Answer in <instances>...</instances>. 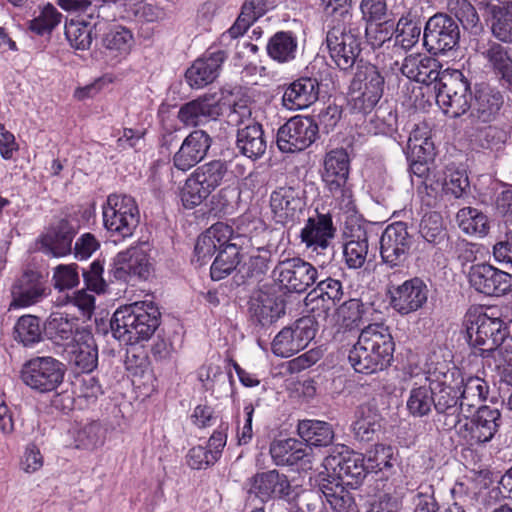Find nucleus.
I'll use <instances>...</instances> for the list:
<instances>
[{
    "label": "nucleus",
    "instance_id": "9b49d317",
    "mask_svg": "<svg viewBox=\"0 0 512 512\" xmlns=\"http://www.w3.org/2000/svg\"><path fill=\"white\" fill-rule=\"evenodd\" d=\"M335 232L331 215L321 213L309 217L300 232L301 242L311 253L316 254L315 261L321 266L328 263L334 254L331 240Z\"/></svg>",
    "mask_w": 512,
    "mask_h": 512
},
{
    "label": "nucleus",
    "instance_id": "f03ea898",
    "mask_svg": "<svg viewBox=\"0 0 512 512\" xmlns=\"http://www.w3.org/2000/svg\"><path fill=\"white\" fill-rule=\"evenodd\" d=\"M161 313L153 302L138 301L119 307L110 320L114 338L136 344L151 338L160 325Z\"/></svg>",
    "mask_w": 512,
    "mask_h": 512
},
{
    "label": "nucleus",
    "instance_id": "423d86ee",
    "mask_svg": "<svg viewBox=\"0 0 512 512\" xmlns=\"http://www.w3.org/2000/svg\"><path fill=\"white\" fill-rule=\"evenodd\" d=\"M468 343L474 354L486 358L496 352L505 339L504 322L484 313H467L464 318Z\"/></svg>",
    "mask_w": 512,
    "mask_h": 512
},
{
    "label": "nucleus",
    "instance_id": "f257e3e1",
    "mask_svg": "<svg viewBox=\"0 0 512 512\" xmlns=\"http://www.w3.org/2000/svg\"><path fill=\"white\" fill-rule=\"evenodd\" d=\"M394 351L395 342L389 327L374 323L361 330L348 360L357 373L373 374L391 365Z\"/></svg>",
    "mask_w": 512,
    "mask_h": 512
},
{
    "label": "nucleus",
    "instance_id": "b1692460",
    "mask_svg": "<svg viewBox=\"0 0 512 512\" xmlns=\"http://www.w3.org/2000/svg\"><path fill=\"white\" fill-rule=\"evenodd\" d=\"M211 145L212 138L206 131L196 129L190 132L173 156L174 167L188 171L207 156Z\"/></svg>",
    "mask_w": 512,
    "mask_h": 512
},
{
    "label": "nucleus",
    "instance_id": "a19ab883",
    "mask_svg": "<svg viewBox=\"0 0 512 512\" xmlns=\"http://www.w3.org/2000/svg\"><path fill=\"white\" fill-rule=\"evenodd\" d=\"M269 268V258L261 255L249 256L247 259L242 258L236 272L233 274V285L240 287L251 285L259 282L266 274Z\"/></svg>",
    "mask_w": 512,
    "mask_h": 512
},
{
    "label": "nucleus",
    "instance_id": "f3484780",
    "mask_svg": "<svg viewBox=\"0 0 512 512\" xmlns=\"http://www.w3.org/2000/svg\"><path fill=\"white\" fill-rule=\"evenodd\" d=\"M326 467L332 469L338 481L352 488L360 486L369 473L364 455L344 445L336 447L333 454L326 458Z\"/></svg>",
    "mask_w": 512,
    "mask_h": 512
},
{
    "label": "nucleus",
    "instance_id": "7c9ffc66",
    "mask_svg": "<svg viewBox=\"0 0 512 512\" xmlns=\"http://www.w3.org/2000/svg\"><path fill=\"white\" fill-rule=\"evenodd\" d=\"M441 67L440 62L435 58L410 55L404 59L401 72L407 78L425 85L437 82L438 87L443 72L440 71Z\"/></svg>",
    "mask_w": 512,
    "mask_h": 512
},
{
    "label": "nucleus",
    "instance_id": "e2e57ef3",
    "mask_svg": "<svg viewBox=\"0 0 512 512\" xmlns=\"http://www.w3.org/2000/svg\"><path fill=\"white\" fill-rule=\"evenodd\" d=\"M460 34H423V42L428 51L437 55L454 49Z\"/></svg>",
    "mask_w": 512,
    "mask_h": 512
},
{
    "label": "nucleus",
    "instance_id": "bb28decb",
    "mask_svg": "<svg viewBox=\"0 0 512 512\" xmlns=\"http://www.w3.org/2000/svg\"><path fill=\"white\" fill-rule=\"evenodd\" d=\"M319 82L316 78L302 76L291 82L285 89L282 102L289 110H301L318 100Z\"/></svg>",
    "mask_w": 512,
    "mask_h": 512
},
{
    "label": "nucleus",
    "instance_id": "c03bdc74",
    "mask_svg": "<svg viewBox=\"0 0 512 512\" xmlns=\"http://www.w3.org/2000/svg\"><path fill=\"white\" fill-rule=\"evenodd\" d=\"M76 323L60 313L51 314L43 324L44 336L56 344L73 340Z\"/></svg>",
    "mask_w": 512,
    "mask_h": 512
},
{
    "label": "nucleus",
    "instance_id": "49530a36",
    "mask_svg": "<svg viewBox=\"0 0 512 512\" xmlns=\"http://www.w3.org/2000/svg\"><path fill=\"white\" fill-rule=\"evenodd\" d=\"M43 326L39 317L34 315L21 316L14 326V338L25 347L32 346L42 340Z\"/></svg>",
    "mask_w": 512,
    "mask_h": 512
},
{
    "label": "nucleus",
    "instance_id": "2f4dec72",
    "mask_svg": "<svg viewBox=\"0 0 512 512\" xmlns=\"http://www.w3.org/2000/svg\"><path fill=\"white\" fill-rule=\"evenodd\" d=\"M56 4L69 14L66 17L64 28L65 32H92L96 29V22L93 21L92 15H88L87 11L91 8L89 0H55Z\"/></svg>",
    "mask_w": 512,
    "mask_h": 512
},
{
    "label": "nucleus",
    "instance_id": "c756f323",
    "mask_svg": "<svg viewBox=\"0 0 512 512\" xmlns=\"http://www.w3.org/2000/svg\"><path fill=\"white\" fill-rule=\"evenodd\" d=\"M349 171L350 159L344 148L333 149L326 153L321 177L328 190H339L347 184Z\"/></svg>",
    "mask_w": 512,
    "mask_h": 512
},
{
    "label": "nucleus",
    "instance_id": "9d476101",
    "mask_svg": "<svg viewBox=\"0 0 512 512\" xmlns=\"http://www.w3.org/2000/svg\"><path fill=\"white\" fill-rule=\"evenodd\" d=\"M146 246V243H142L119 252L108 270L109 281L114 279L129 283L134 280H147L154 268Z\"/></svg>",
    "mask_w": 512,
    "mask_h": 512
},
{
    "label": "nucleus",
    "instance_id": "de8ad7c7",
    "mask_svg": "<svg viewBox=\"0 0 512 512\" xmlns=\"http://www.w3.org/2000/svg\"><path fill=\"white\" fill-rule=\"evenodd\" d=\"M268 9V0H245L238 18L227 32H247L250 26Z\"/></svg>",
    "mask_w": 512,
    "mask_h": 512
},
{
    "label": "nucleus",
    "instance_id": "cd10ccee",
    "mask_svg": "<svg viewBox=\"0 0 512 512\" xmlns=\"http://www.w3.org/2000/svg\"><path fill=\"white\" fill-rule=\"evenodd\" d=\"M357 34H327L326 42L331 58L341 70L353 67L362 48Z\"/></svg>",
    "mask_w": 512,
    "mask_h": 512
},
{
    "label": "nucleus",
    "instance_id": "39448f33",
    "mask_svg": "<svg viewBox=\"0 0 512 512\" xmlns=\"http://www.w3.org/2000/svg\"><path fill=\"white\" fill-rule=\"evenodd\" d=\"M384 84L385 77L379 68L361 60L349 86L352 110L363 114L371 112L383 96Z\"/></svg>",
    "mask_w": 512,
    "mask_h": 512
},
{
    "label": "nucleus",
    "instance_id": "412c9836",
    "mask_svg": "<svg viewBox=\"0 0 512 512\" xmlns=\"http://www.w3.org/2000/svg\"><path fill=\"white\" fill-rule=\"evenodd\" d=\"M470 285L486 296H502L512 290V275L488 263H478L468 272Z\"/></svg>",
    "mask_w": 512,
    "mask_h": 512
},
{
    "label": "nucleus",
    "instance_id": "c9c22d12",
    "mask_svg": "<svg viewBox=\"0 0 512 512\" xmlns=\"http://www.w3.org/2000/svg\"><path fill=\"white\" fill-rule=\"evenodd\" d=\"M236 148L251 160L261 158L266 152L267 142L260 123L237 129Z\"/></svg>",
    "mask_w": 512,
    "mask_h": 512
},
{
    "label": "nucleus",
    "instance_id": "ea45409f",
    "mask_svg": "<svg viewBox=\"0 0 512 512\" xmlns=\"http://www.w3.org/2000/svg\"><path fill=\"white\" fill-rule=\"evenodd\" d=\"M382 418L370 406H361L356 412V420L352 424L355 438L362 442L374 441L381 432Z\"/></svg>",
    "mask_w": 512,
    "mask_h": 512
},
{
    "label": "nucleus",
    "instance_id": "774afa93",
    "mask_svg": "<svg viewBox=\"0 0 512 512\" xmlns=\"http://www.w3.org/2000/svg\"><path fill=\"white\" fill-rule=\"evenodd\" d=\"M103 263L98 259L92 262L88 269H82V275L87 288L101 293L106 289V281L103 278Z\"/></svg>",
    "mask_w": 512,
    "mask_h": 512
},
{
    "label": "nucleus",
    "instance_id": "13d9d810",
    "mask_svg": "<svg viewBox=\"0 0 512 512\" xmlns=\"http://www.w3.org/2000/svg\"><path fill=\"white\" fill-rule=\"evenodd\" d=\"M447 9L455 14V17L464 30H471L479 22L478 14L468 0H447Z\"/></svg>",
    "mask_w": 512,
    "mask_h": 512
},
{
    "label": "nucleus",
    "instance_id": "7ed1b4c3",
    "mask_svg": "<svg viewBox=\"0 0 512 512\" xmlns=\"http://www.w3.org/2000/svg\"><path fill=\"white\" fill-rule=\"evenodd\" d=\"M460 384H463L461 371L452 367L434 379V424L440 431L449 432L461 423L463 403Z\"/></svg>",
    "mask_w": 512,
    "mask_h": 512
},
{
    "label": "nucleus",
    "instance_id": "4c0bfd02",
    "mask_svg": "<svg viewBox=\"0 0 512 512\" xmlns=\"http://www.w3.org/2000/svg\"><path fill=\"white\" fill-rule=\"evenodd\" d=\"M323 478L318 484V490L335 512H354L356 503L352 494L344 487L345 484L336 482L333 477Z\"/></svg>",
    "mask_w": 512,
    "mask_h": 512
},
{
    "label": "nucleus",
    "instance_id": "3c124183",
    "mask_svg": "<svg viewBox=\"0 0 512 512\" xmlns=\"http://www.w3.org/2000/svg\"><path fill=\"white\" fill-rule=\"evenodd\" d=\"M419 233L427 243L433 246H439L447 239L442 217L437 212L426 213L423 216L419 226Z\"/></svg>",
    "mask_w": 512,
    "mask_h": 512
},
{
    "label": "nucleus",
    "instance_id": "c85d7f7f",
    "mask_svg": "<svg viewBox=\"0 0 512 512\" xmlns=\"http://www.w3.org/2000/svg\"><path fill=\"white\" fill-rule=\"evenodd\" d=\"M75 228L67 219H61L50 227L39 238L41 249L54 257H62L71 253Z\"/></svg>",
    "mask_w": 512,
    "mask_h": 512
},
{
    "label": "nucleus",
    "instance_id": "393cba45",
    "mask_svg": "<svg viewBox=\"0 0 512 512\" xmlns=\"http://www.w3.org/2000/svg\"><path fill=\"white\" fill-rule=\"evenodd\" d=\"M251 481L249 492L263 502L273 498L288 499L293 492L287 476L277 470L257 473Z\"/></svg>",
    "mask_w": 512,
    "mask_h": 512
},
{
    "label": "nucleus",
    "instance_id": "dca6fc26",
    "mask_svg": "<svg viewBox=\"0 0 512 512\" xmlns=\"http://www.w3.org/2000/svg\"><path fill=\"white\" fill-rule=\"evenodd\" d=\"M318 124L314 117L294 116L277 132V146L280 151L294 153L302 151L316 141Z\"/></svg>",
    "mask_w": 512,
    "mask_h": 512
},
{
    "label": "nucleus",
    "instance_id": "473e14b6",
    "mask_svg": "<svg viewBox=\"0 0 512 512\" xmlns=\"http://www.w3.org/2000/svg\"><path fill=\"white\" fill-rule=\"evenodd\" d=\"M269 451L278 466H293L310 456L308 447L295 438L276 439L270 444Z\"/></svg>",
    "mask_w": 512,
    "mask_h": 512
},
{
    "label": "nucleus",
    "instance_id": "052dcab7",
    "mask_svg": "<svg viewBox=\"0 0 512 512\" xmlns=\"http://www.w3.org/2000/svg\"><path fill=\"white\" fill-rule=\"evenodd\" d=\"M491 32H512V2L488 7Z\"/></svg>",
    "mask_w": 512,
    "mask_h": 512
},
{
    "label": "nucleus",
    "instance_id": "e433bc0d",
    "mask_svg": "<svg viewBox=\"0 0 512 512\" xmlns=\"http://www.w3.org/2000/svg\"><path fill=\"white\" fill-rule=\"evenodd\" d=\"M346 235L347 241L343 248L345 262L351 269L361 268L368 254V233L363 226L357 225L351 227Z\"/></svg>",
    "mask_w": 512,
    "mask_h": 512
},
{
    "label": "nucleus",
    "instance_id": "603ef678",
    "mask_svg": "<svg viewBox=\"0 0 512 512\" xmlns=\"http://www.w3.org/2000/svg\"><path fill=\"white\" fill-rule=\"evenodd\" d=\"M349 8L350 3L324 7L327 32H352V28L349 27L352 17Z\"/></svg>",
    "mask_w": 512,
    "mask_h": 512
},
{
    "label": "nucleus",
    "instance_id": "6e6d98bb",
    "mask_svg": "<svg viewBox=\"0 0 512 512\" xmlns=\"http://www.w3.org/2000/svg\"><path fill=\"white\" fill-rule=\"evenodd\" d=\"M376 134L392 135L397 131V112L388 102L380 104L371 119Z\"/></svg>",
    "mask_w": 512,
    "mask_h": 512
},
{
    "label": "nucleus",
    "instance_id": "a18cd8bd",
    "mask_svg": "<svg viewBox=\"0 0 512 512\" xmlns=\"http://www.w3.org/2000/svg\"><path fill=\"white\" fill-rule=\"evenodd\" d=\"M489 392V386L485 380L477 376H470L466 380L463 378V384H460L461 403L468 412L486 400Z\"/></svg>",
    "mask_w": 512,
    "mask_h": 512
},
{
    "label": "nucleus",
    "instance_id": "6e6552de",
    "mask_svg": "<svg viewBox=\"0 0 512 512\" xmlns=\"http://www.w3.org/2000/svg\"><path fill=\"white\" fill-rule=\"evenodd\" d=\"M66 365L52 356H36L26 361L20 371L22 382L34 392L56 391L63 383Z\"/></svg>",
    "mask_w": 512,
    "mask_h": 512
},
{
    "label": "nucleus",
    "instance_id": "20e7f679",
    "mask_svg": "<svg viewBox=\"0 0 512 512\" xmlns=\"http://www.w3.org/2000/svg\"><path fill=\"white\" fill-rule=\"evenodd\" d=\"M228 172V162L222 159L199 165L180 189L179 196L183 207L194 209L201 205L224 182Z\"/></svg>",
    "mask_w": 512,
    "mask_h": 512
},
{
    "label": "nucleus",
    "instance_id": "4be33fe9",
    "mask_svg": "<svg viewBox=\"0 0 512 512\" xmlns=\"http://www.w3.org/2000/svg\"><path fill=\"white\" fill-rule=\"evenodd\" d=\"M228 54L225 50L210 47L197 58L185 72V80L192 89H200L213 83L220 75Z\"/></svg>",
    "mask_w": 512,
    "mask_h": 512
},
{
    "label": "nucleus",
    "instance_id": "5fc2aeb1",
    "mask_svg": "<svg viewBox=\"0 0 512 512\" xmlns=\"http://www.w3.org/2000/svg\"><path fill=\"white\" fill-rule=\"evenodd\" d=\"M472 136L484 149L499 150L507 141V133L496 126L481 125L478 128H470Z\"/></svg>",
    "mask_w": 512,
    "mask_h": 512
},
{
    "label": "nucleus",
    "instance_id": "a211bd4d",
    "mask_svg": "<svg viewBox=\"0 0 512 512\" xmlns=\"http://www.w3.org/2000/svg\"><path fill=\"white\" fill-rule=\"evenodd\" d=\"M503 103V96L498 90L485 83L476 84L465 119L467 128H478L494 121Z\"/></svg>",
    "mask_w": 512,
    "mask_h": 512
},
{
    "label": "nucleus",
    "instance_id": "338daca9",
    "mask_svg": "<svg viewBox=\"0 0 512 512\" xmlns=\"http://www.w3.org/2000/svg\"><path fill=\"white\" fill-rule=\"evenodd\" d=\"M53 280L54 287L59 291L74 288L79 284L77 265H59L55 269Z\"/></svg>",
    "mask_w": 512,
    "mask_h": 512
},
{
    "label": "nucleus",
    "instance_id": "4d7b16f0",
    "mask_svg": "<svg viewBox=\"0 0 512 512\" xmlns=\"http://www.w3.org/2000/svg\"><path fill=\"white\" fill-rule=\"evenodd\" d=\"M62 14L50 3L44 5L39 14L30 21L32 32H51L62 22Z\"/></svg>",
    "mask_w": 512,
    "mask_h": 512
},
{
    "label": "nucleus",
    "instance_id": "aec40b11",
    "mask_svg": "<svg viewBox=\"0 0 512 512\" xmlns=\"http://www.w3.org/2000/svg\"><path fill=\"white\" fill-rule=\"evenodd\" d=\"M249 320L256 328H266L278 321L286 312V301L275 291L260 289L248 302Z\"/></svg>",
    "mask_w": 512,
    "mask_h": 512
},
{
    "label": "nucleus",
    "instance_id": "680f3d73",
    "mask_svg": "<svg viewBox=\"0 0 512 512\" xmlns=\"http://www.w3.org/2000/svg\"><path fill=\"white\" fill-rule=\"evenodd\" d=\"M104 431L98 422H91L81 428L76 435L77 447L95 449L104 443Z\"/></svg>",
    "mask_w": 512,
    "mask_h": 512
},
{
    "label": "nucleus",
    "instance_id": "69168bd1",
    "mask_svg": "<svg viewBox=\"0 0 512 512\" xmlns=\"http://www.w3.org/2000/svg\"><path fill=\"white\" fill-rule=\"evenodd\" d=\"M435 146L431 138L416 139L409 138L407 142V159H421L433 161Z\"/></svg>",
    "mask_w": 512,
    "mask_h": 512
},
{
    "label": "nucleus",
    "instance_id": "58836bf2",
    "mask_svg": "<svg viewBox=\"0 0 512 512\" xmlns=\"http://www.w3.org/2000/svg\"><path fill=\"white\" fill-rule=\"evenodd\" d=\"M241 250L238 243H228L218 249V253L210 267L212 280L219 281L236 272L239 264L242 262L243 255Z\"/></svg>",
    "mask_w": 512,
    "mask_h": 512
},
{
    "label": "nucleus",
    "instance_id": "1a4fd4ad",
    "mask_svg": "<svg viewBox=\"0 0 512 512\" xmlns=\"http://www.w3.org/2000/svg\"><path fill=\"white\" fill-rule=\"evenodd\" d=\"M103 222L110 232L123 238L132 236L140 223V213L134 198L110 194L103 205Z\"/></svg>",
    "mask_w": 512,
    "mask_h": 512
},
{
    "label": "nucleus",
    "instance_id": "bf43d9fd",
    "mask_svg": "<svg viewBox=\"0 0 512 512\" xmlns=\"http://www.w3.org/2000/svg\"><path fill=\"white\" fill-rule=\"evenodd\" d=\"M344 295L343 286L341 281L333 278H327L318 282L317 286L311 290L306 299L312 297V300L321 298L330 300L333 305L339 303Z\"/></svg>",
    "mask_w": 512,
    "mask_h": 512
},
{
    "label": "nucleus",
    "instance_id": "ddd939ff",
    "mask_svg": "<svg viewBox=\"0 0 512 512\" xmlns=\"http://www.w3.org/2000/svg\"><path fill=\"white\" fill-rule=\"evenodd\" d=\"M379 244L382 264L390 269H400L408 260L413 236L406 223L394 222L384 229Z\"/></svg>",
    "mask_w": 512,
    "mask_h": 512
},
{
    "label": "nucleus",
    "instance_id": "4468645a",
    "mask_svg": "<svg viewBox=\"0 0 512 512\" xmlns=\"http://www.w3.org/2000/svg\"><path fill=\"white\" fill-rule=\"evenodd\" d=\"M269 204L274 222L291 227L305 209V190L299 185L279 186L271 192Z\"/></svg>",
    "mask_w": 512,
    "mask_h": 512
},
{
    "label": "nucleus",
    "instance_id": "0e129e2a",
    "mask_svg": "<svg viewBox=\"0 0 512 512\" xmlns=\"http://www.w3.org/2000/svg\"><path fill=\"white\" fill-rule=\"evenodd\" d=\"M227 117L228 123L237 129L259 123L252 117V107L242 99L232 105Z\"/></svg>",
    "mask_w": 512,
    "mask_h": 512
},
{
    "label": "nucleus",
    "instance_id": "6ab92c4d",
    "mask_svg": "<svg viewBox=\"0 0 512 512\" xmlns=\"http://www.w3.org/2000/svg\"><path fill=\"white\" fill-rule=\"evenodd\" d=\"M501 413L489 406H479L473 418L465 417V421L457 426L458 435L470 445L489 442L498 431Z\"/></svg>",
    "mask_w": 512,
    "mask_h": 512
},
{
    "label": "nucleus",
    "instance_id": "5701e85b",
    "mask_svg": "<svg viewBox=\"0 0 512 512\" xmlns=\"http://www.w3.org/2000/svg\"><path fill=\"white\" fill-rule=\"evenodd\" d=\"M428 292L427 285L419 277L406 280L400 285H388L390 304L402 315L420 309L427 302Z\"/></svg>",
    "mask_w": 512,
    "mask_h": 512
},
{
    "label": "nucleus",
    "instance_id": "2eb2a0df",
    "mask_svg": "<svg viewBox=\"0 0 512 512\" xmlns=\"http://www.w3.org/2000/svg\"><path fill=\"white\" fill-rule=\"evenodd\" d=\"M273 275L283 291L301 294L316 282L318 271L311 263L294 257L279 262Z\"/></svg>",
    "mask_w": 512,
    "mask_h": 512
},
{
    "label": "nucleus",
    "instance_id": "8fccbe9b",
    "mask_svg": "<svg viewBox=\"0 0 512 512\" xmlns=\"http://www.w3.org/2000/svg\"><path fill=\"white\" fill-rule=\"evenodd\" d=\"M85 340L73 351V363L83 373L92 372L98 364V349L93 336L86 333Z\"/></svg>",
    "mask_w": 512,
    "mask_h": 512
},
{
    "label": "nucleus",
    "instance_id": "79ce46f5",
    "mask_svg": "<svg viewBox=\"0 0 512 512\" xmlns=\"http://www.w3.org/2000/svg\"><path fill=\"white\" fill-rule=\"evenodd\" d=\"M434 400V379L427 377L425 384L411 389L407 409L414 417H424L431 413Z\"/></svg>",
    "mask_w": 512,
    "mask_h": 512
},
{
    "label": "nucleus",
    "instance_id": "f8f14e48",
    "mask_svg": "<svg viewBox=\"0 0 512 512\" xmlns=\"http://www.w3.org/2000/svg\"><path fill=\"white\" fill-rule=\"evenodd\" d=\"M317 330L318 322L315 317L303 316L275 336L272 351L276 356L288 358L306 348L315 338Z\"/></svg>",
    "mask_w": 512,
    "mask_h": 512
},
{
    "label": "nucleus",
    "instance_id": "37998d69",
    "mask_svg": "<svg viewBox=\"0 0 512 512\" xmlns=\"http://www.w3.org/2000/svg\"><path fill=\"white\" fill-rule=\"evenodd\" d=\"M363 19L366 21L365 32H388L394 23L388 21L386 0H363L361 3Z\"/></svg>",
    "mask_w": 512,
    "mask_h": 512
},
{
    "label": "nucleus",
    "instance_id": "72a5a7b5",
    "mask_svg": "<svg viewBox=\"0 0 512 512\" xmlns=\"http://www.w3.org/2000/svg\"><path fill=\"white\" fill-rule=\"evenodd\" d=\"M219 106L213 96H201L183 104L178 119L186 126H198L204 119L219 115Z\"/></svg>",
    "mask_w": 512,
    "mask_h": 512
},
{
    "label": "nucleus",
    "instance_id": "864d4df0",
    "mask_svg": "<svg viewBox=\"0 0 512 512\" xmlns=\"http://www.w3.org/2000/svg\"><path fill=\"white\" fill-rule=\"evenodd\" d=\"M297 43L291 34H274L267 45L268 54L279 62L294 58Z\"/></svg>",
    "mask_w": 512,
    "mask_h": 512
},
{
    "label": "nucleus",
    "instance_id": "f704fd0d",
    "mask_svg": "<svg viewBox=\"0 0 512 512\" xmlns=\"http://www.w3.org/2000/svg\"><path fill=\"white\" fill-rule=\"evenodd\" d=\"M297 432L302 442L308 447H327L333 443L334 430L328 422L314 419L299 420Z\"/></svg>",
    "mask_w": 512,
    "mask_h": 512
},
{
    "label": "nucleus",
    "instance_id": "a878e982",
    "mask_svg": "<svg viewBox=\"0 0 512 512\" xmlns=\"http://www.w3.org/2000/svg\"><path fill=\"white\" fill-rule=\"evenodd\" d=\"M12 307H27L39 302L46 295L42 275L33 270H26L12 285Z\"/></svg>",
    "mask_w": 512,
    "mask_h": 512
},
{
    "label": "nucleus",
    "instance_id": "09e8293b",
    "mask_svg": "<svg viewBox=\"0 0 512 512\" xmlns=\"http://www.w3.org/2000/svg\"><path fill=\"white\" fill-rule=\"evenodd\" d=\"M456 218L466 234L485 236L489 231L487 216L476 208L464 207L458 211Z\"/></svg>",
    "mask_w": 512,
    "mask_h": 512
},
{
    "label": "nucleus",
    "instance_id": "0eeeda50",
    "mask_svg": "<svg viewBox=\"0 0 512 512\" xmlns=\"http://www.w3.org/2000/svg\"><path fill=\"white\" fill-rule=\"evenodd\" d=\"M437 89L436 101L450 118H459L468 113L473 92L470 82L459 70L446 69L442 72Z\"/></svg>",
    "mask_w": 512,
    "mask_h": 512
}]
</instances>
